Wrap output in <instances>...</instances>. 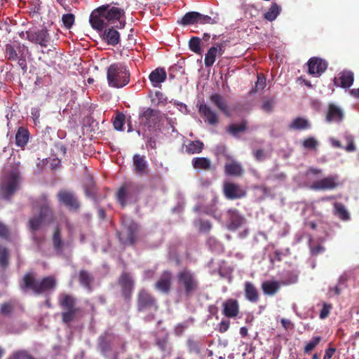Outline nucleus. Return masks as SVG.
<instances>
[{
  "label": "nucleus",
  "instance_id": "1",
  "mask_svg": "<svg viewBox=\"0 0 359 359\" xmlns=\"http://www.w3.org/2000/svg\"><path fill=\"white\" fill-rule=\"evenodd\" d=\"M32 210H37L38 215L29 218L27 226L32 232H35L41 229L46 219L53 218V211L50 207V201L46 194H42L39 197L32 200Z\"/></svg>",
  "mask_w": 359,
  "mask_h": 359
},
{
  "label": "nucleus",
  "instance_id": "2",
  "mask_svg": "<svg viewBox=\"0 0 359 359\" xmlns=\"http://www.w3.org/2000/svg\"><path fill=\"white\" fill-rule=\"evenodd\" d=\"M176 280L179 294L187 299L195 295L200 290L195 273L188 268H184L177 273Z\"/></svg>",
  "mask_w": 359,
  "mask_h": 359
},
{
  "label": "nucleus",
  "instance_id": "3",
  "mask_svg": "<svg viewBox=\"0 0 359 359\" xmlns=\"http://www.w3.org/2000/svg\"><path fill=\"white\" fill-rule=\"evenodd\" d=\"M56 285V279L53 276H46L38 280L32 272H28L23 276L20 287L23 291L31 290L36 294H40L48 290H54Z\"/></svg>",
  "mask_w": 359,
  "mask_h": 359
},
{
  "label": "nucleus",
  "instance_id": "4",
  "mask_svg": "<svg viewBox=\"0 0 359 359\" xmlns=\"http://www.w3.org/2000/svg\"><path fill=\"white\" fill-rule=\"evenodd\" d=\"M130 76L129 69L122 63H113L107 68V79L110 87L116 88L124 87L129 83Z\"/></svg>",
  "mask_w": 359,
  "mask_h": 359
},
{
  "label": "nucleus",
  "instance_id": "5",
  "mask_svg": "<svg viewBox=\"0 0 359 359\" xmlns=\"http://www.w3.org/2000/svg\"><path fill=\"white\" fill-rule=\"evenodd\" d=\"M138 194L137 185L132 182L123 183L116 193V198L121 207H126L127 202L133 199Z\"/></svg>",
  "mask_w": 359,
  "mask_h": 359
},
{
  "label": "nucleus",
  "instance_id": "6",
  "mask_svg": "<svg viewBox=\"0 0 359 359\" xmlns=\"http://www.w3.org/2000/svg\"><path fill=\"white\" fill-rule=\"evenodd\" d=\"M123 224L124 230L118 233V238L123 245H133L135 242L139 226L133 220H125Z\"/></svg>",
  "mask_w": 359,
  "mask_h": 359
},
{
  "label": "nucleus",
  "instance_id": "7",
  "mask_svg": "<svg viewBox=\"0 0 359 359\" xmlns=\"http://www.w3.org/2000/svg\"><path fill=\"white\" fill-rule=\"evenodd\" d=\"M137 308L142 312L149 309H158V305L154 297L145 289L139 291L137 299Z\"/></svg>",
  "mask_w": 359,
  "mask_h": 359
},
{
  "label": "nucleus",
  "instance_id": "8",
  "mask_svg": "<svg viewBox=\"0 0 359 359\" xmlns=\"http://www.w3.org/2000/svg\"><path fill=\"white\" fill-rule=\"evenodd\" d=\"M18 183V175L15 172H11L0 187V194L2 198L8 200L17 190Z\"/></svg>",
  "mask_w": 359,
  "mask_h": 359
},
{
  "label": "nucleus",
  "instance_id": "9",
  "mask_svg": "<svg viewBox=\"0 0 359 359\" xmlns=\"http://www.w3.org/2000/svg\"><path fill=\"white\" fill-rule=\"evenodd\" d=\"M121 293L124 299L129 302L131 300L135 283L130 273L123 272L118 278Z\"/></svg>",
  "mask_w": 359,
  "mask_h": 359
},
{
  "label": "nucleus",
  "instance_id": "10",
  "mask_svg": "<svg viewBox=\"0 0 359 359\" xmlns=\"http://www.w3.org/2000/svg\"><path fill=\"white\" fill-rule=\"evenodd\" d=\"M27 37L29 41L44 48H46L50 44L51 39L46 27L27 32Z\"/></svg>",
  "mask_w": 359,
  "mask_h": 359
},
{
  "label": "nucleus",
  "instance_id": "11",
  "mask_svg": "<svg viewBox=\"0 0 359 359\" xmlns=\"http://www.w3.org/2000/svg\"><path fill=\"white\" fill-rule=\"evenodd\" d=\"M245 222V217L236 209H229L226 213V225L229 230L238 229Z\"/></svg>",
  "mask_w": 359,
  "mask_h": 359
},
{
  "label": "nucleus",
  "instance_id": "12",
  "mask_svg": "<svg viewBox=\"0 0 359 359\" xmlns=\"http://www.w3.org/2000/svg\"><path fill=\"white\" fill-rule=\"evenodd\" d=\"M307 65L309 74L320 76L327 69L328 63L322 58L313 57L309 60Z\"/></svg>",
  "mask_w": 359,
  "mask_h": 359
},
{
  "label": "nucleus",
  "instance_id": "13",
  "mask_svg": "<svg viewBox=\"0 0 359 359\" xmlns=\"http://www.w3.org/2000/svg\"><path fill=\"white\" fill-rule=\"evenodd\" d=\"M58 201L67 207L69 210H77L80 208V203L74 193L67 190H60L57 195Z\"/></svg>",
  "mask_w": 359,
  "mask_h": 359
},
{
  "label": "nucleus",
  "instance_id": "14",
  "mask_svg": "<svg viewBox=\"0 0 359 359\" xmlns=\"http://www.w3.org/2000/svg\"><path fill=\"white\" fill-rule=\"evenodd\" d=\"M160 111L151 108L146 109L139 115L140 124L151 128L159 121Z\"/></svg>",
  "mask_w": 359,
  "mask_h": 359
},
{
  "label": "nucleus",
  "instance_id": "15",
  "mask_svg": "<svg viewBox=\"0 0 359 359\" xmlns=\"http://www.w3.org/2000/svg\"><path fill=\"white\" fill-rule=\"evenodd\" d=\"M224 194L226 198L235 200L245 197L247 192L238 184L226 182L224 184Z\"/></svg>",
  "mask_w": 359,
  "mask_h": 359
},
{
  "label": "nucleus",
  "instance_id": "16",
  "mask_svg": "<svg viewBox=\"0 0 359 359\" xmlns=\"http://www.w3.org/2000/svg\"><path fill=\"white\" fill-rule=\"evenodd\" d=\"M339 186L337 175H330L312 183L311 188L313 190H332Z\"/></svg>",
  "mask_w": 359,
  "mask_h": 359
},
{
  "label": "nucleus",
  "instance_id": "17",
  "mask_svg": "<svg viewBox=\"0 0 359 359\" xmlns=\"http://www.w3.org/2000/svg\"><path fill=\"white\" fill-rule=\"evenodd\" d=\"M172 273L170 271H163L158 280L155 283L154 287L156 290L164 294H168L171 290Z\"/></svg>",
  "mask_w": 359,
  "mask_h": 359
},
{
  "label": "nucleus",
  "instance_id": "18",
  "mask_svg": "<svg viewBox=\"0 0 359 359\" xmlns=\"http://www.w3.org/2000/svg\"><path fill=\"white\" fill-rule=\"evenodd\" d=\"M100 10V7L94 10L90 16V23L94 29L102 31L104 28L107 27L109 24L107 18H105L104 15Z\"/></svg>",
  "mask_w": 359,
  "mask_h": 359
},
{
  "label": "nucleus",
  "instance_id": "19",
  "mask_svg": "<svg viewBox=\"0 0 359 359\" xmlns=\"http://www.w3.org/2000/svg\"><path fill=\"white\" fill-rule=\"evenodd\" d=\"M240 312L238 301L235 299H228L222 303V314L229 318H236Z\"/></svg>",
  "mask_w": 359,
  "mask_h": 359
},
{
  "label": "nucleus",
  "instance_id": "20",
  "mask_svg": "<svg viewBox=\"0 0 359 359\" xmlns=\"http://www.w3.org/2000/svg\"><path fill=\"white\" fill-rule=\"evenodd\" d=\"M100 8L109 22L114 20H119L125 13L123 9L116 6H111L110 4L103 5L100 6Z\"/></svg>",
  "mask_w": 359,
  "mask_h": 359
},
{
  "label": "nucleus",
  "instance_id": "21",
  "mask_svg": "<svg viewBox=\"0 0 359 359\" xmlns=\"http://www.w3.org/2000/svg\"><path fill=\"white\" fill-rule=\"evenodd\" d=\"M354 81V74L351 71L344 70L334 79V83L337 86L344 88H349Z\"/></svg>",
  "mask_w": 359,
  "mask_h": 359
},
{
  "label": "nucleus",
  "instance_id": "22",
  "mask_svg": "<svg viewBox=\"0 0 359 359\" xmlns=\"http://www.w3.org/2000/svg\"><path fill=\"white\" fill-rule=\"evenodd\" d=\"M344 111L341 108L333 103L329 104L325 116L327 122H341L344 118Z\"/></svg>",
  "mask_w": 359,
  "mask_h": 359
},
{
  "label": "nucleus",
  "instance_id": "23",
  "mask_svg": "<svg viewBox=\"0 0 359 359\" xmlns=\"http://www.w3.org/2000/svg\"><path fill=\"white\" fill-rule=\"evenodd\" d=\"M224 173L227 176L241 177L244 172V169L241 163L231 159L224 165Z\"/></svg>",
  "mask_w": 359,
  "mask_h": 359
},
{
  "label": "nucleus",
  "instance_id": "24",
  "mask_svg": "<svg viewBox=\"0 0 359 359\" xmlns=\"http://www.w3.org/2000/svg\"><path fill=\"white\" fill-rule=\"evenodd\" d=\"M76 302V298L72 294L62 292L58 296V304L63 310L77 309Z\"/></svg>",
  "mask_w": 359,
  "mask_h": 359
},
{
  "label": "nucleus",
  "instance_id": "25",
  "mask_svg": "<svg viewBox=\"0 0 359 359\" xmlns=\"http://www.w3.org/2000/svg\"><path fill=\"white\" fill-rule=\"evenodd\" d=\"M199 112L202 116L205 117V121L208 122L209 125L215 126L218 123L219 119L217 113L207 104H201L199 107Z\"/></svg>",
  "mask_w": 359,
  "mask_h": 359
},
{
  "label": "nucleus",
  "instance_id": "26",
  "mask_svg": "<svg viewBox=\"0 0 359 359\" xmlns=\"http://www.w3.org/2000/svg\"><path fill=\"white\" fill-rule=\"evenodd\" d=\"M102 39L108 45L115 46L120 42V34L114 27L105 29L102 34Z\"/></svg>",
  "mask_w": 359,
  "mask_h": 359
},
{
  "label": "nucleus",
  "instance_id": "27",
  "mask_svg": "<svg viewBox=\"0 0 359 359\" xmlns=\"http://www.w3.org/2000/svg\"><path fill=\"white\" fill-rule=\"evenodd\" d=\"M134 170L138 175H145L147 172V162L146 157L140 154H135L133 157Z\"/></svg>",
  "mask_w": 359,
  "mask_h": 359
},
{
  "label": "nucleus",
  "instance_id": "28",
  "mask_svg": "<svg viewBox=\"0 0 359 359\" xmlns=\"http://www.w3.org/2000/svg\"><path fill=\"white\" fill-rule=\"evenodd\" d=\"M211 102L215 105L226 116H230L231 114L225 98L218 93L212 94L210 97Z\"/></svg>",
  "mask_w": 359,
  "mask_h": 359
},
{
  "label": "nucleus",
  "instance_id": "29",
  "mask_svg": "<svg viewBox=\"0 0 359 359\" xmlns=\"http://www.w3.org/2000/svg\"><path fill=\"white\" fill-rule=\"evenodd\" d=\"M333 214L343 222L351 219V215L346 206L339 202L333 203Z\"/></svg>",
  "mask_w": 359,
  "mask_h": 359
},
{
  "label": "nucleus",
  "instance_id": "30",
  "mask_svg": "<svg viewBox=\"0 0 359 359\" xmlns=\"http://www.w3.org/2000/svg\"><path fill=\"white\" fill-rule=\"evenodd\" d=\"M149 80L154 87H158L166 79V72L163 68H156L149 74Z\"/></svg>",
  "mask_w": 359,
  "mask_h": 359
},
{
  "label": "nucleus",
  "instance_id": "31",
  "mask_svg": "<svg viewBox=\"0 0 359 359\" xmlns=\"http://www.w3.org/2000/svg\"><path fill=\"white\" fill-rule=\"evenodd\" d=\"M245 296L247 300L255 303L259 300V292L256 287L251 282L247 281L244 287Z\"/></svg>",
  "mask_w": 359,
  "mask_h": 359
},
{
  "label": "nucleus",
  "instance_id": "32",
  "mask_svg": "<svg viewBox=\"0 0 359 359\" xmlns=\"http://www.w3.org/2000/svg\"><path fill=\"white\" fill-rule=\"evenodd\" d=\"M112 337V334L109 332H105L103 335H101L98 339L97 346L104 355L111 351V342L109 339Z\"/></svg>",
  "mask_w": 359,
  "mask_h": 359
},
{
  "label": "nucleus",
  "instance_id": "33",
  "mask_svg": "<svg viewBox=\"0 0 359 359\" xmlns=\"http://www.w3.org/2000/svg\"><path fill=\"white\" fill-rule=\"evenodd\" d=\"M311 127L309 121L303 117L295 118L288 126L289 129L295 130H309Z\"/></svg>",
  "mask_w": 359,
  "mask_h": 359
},
{
  "label": "nucleus",
  "instance_id": "34",
  "mask_svg": "<svg viewBox=\"0 0 359 359\" xmlns=\"http://www.w3.org/2000/svg\"><path fill=\"white\" fill-rule=\"evenodd\" d=\"M194 168L200 170H210L212 168L211 161L205 157H195L191 160Z\"/></svg>",
  "mask_w": 359,
  "mask_h": 359
},
{
  "label": "nucleus",
  "instance_id": "35",
  "mask_svg": "<svg viewBox=\"0 0 359 359\" xmlns=\"http://www.w3.org/2000/svg\"><path fill=\"white\" fill-rule=\"evenodd\" d=\"M29 138V130L25 127H19L15 134V144L22 148L27 144Z\"/></svg>",
  "mask_w": 359,
  "mask_h": 359
},
{
  "label": "nucleus",
  "instance_id": "36",
  "mask_svg": "<svg viewBox=\"0 0 359 359\" xmlns=\"http://www.w3.org/2000/svg\"><path fill=\"white\" fill-rule=\"evenodd\" d=\"M280 285V281H264L262 284V289L265 294L273 296L279 290Z\"/></svg>",
  "mask_w": 359,
  "mask_h": 359
},
{
  "label": "nucleus",
  "instance_id": "37",
  "mask_svg": "<svg viewBox=\"0 0 359 359\" xmlns=\"http://www.w3.org/2000/svg\"><path fill=\"white\" fill-rule=\"evenodd\" d=\"M200 13L196 11H190L187 13L181 19L180 24L187 26L194 24H199Z\"/></svg>",
  "mask_w": 359,
  "mask_h": 359
},
{
  "label": "nucleus",
  "instance_id": "38",
  "mask_svg": "<svg viewBox=\"0 0 359 359\" xmlns=\"http://www.w3.org/2000/svg\"><path fill=\"white\" fill-rule=\"evenodd\" d=\"M203 147L204 144L200 140L189 141L186 145V152L189 154H199Z\"/></svg>",
  "mask_w": 359,
  "mask_h": 359
},
{
  "label": "nucleus",
  "instance_id": "39",
  "mask_svg": "<svg viewBox=\"0 0 359 359\" xmlns=\"http://www.w3.org/2000/svg\"><path fill=\"white\" fill-rule=\"evenodd\" d=\"M247 124L248 123L245 120H243L239 124H230L227 127L226 131L231 135L236 137L238 133L245 132L246 130Z\"/></svg>",
  "mask_w": 359,
  "mask_h": 359
},
{
  "label": "nucleus",
  "instance_id": "40",
  "mask_svg": "<svg viewBox=\"0 0 359 359\" xmlns=\"http://www.w3.org/2000/svg\"><path fill=\"white\" fill-rule=\"evenodd\" d=\"M217 47H210L205 55L204 65L205 67H210L213 65L218 55Z\"/></svg>",
  "mask_w": 359,
  "mask_h": 359
},
{
  "label": "nucleus",
  "instance_id": "41",
  "mask_svg": "<svg viewBox=\"0 0 359 359\" xmlns=\"http://www.w3.org/2000/svg\"><path fill=\"white\" fill-rule=\"evenodd\" d=\"M155 345L161 350L163 353V357L169 356L171 353V347L168 344V339L158 338L155 340Z\"/></svg>",
  "mask_w": 359,
  "mask_h": 359
},
{
  "label": "nucleus",
  "instance_id": "42",
  "mask_svg": "<svg viewBox=\"0 0 359 359\" xmlns=\"http://www.w3.org/2000/svg\"><path fill=\"white\" fill-rule=\"evenodd\" d=\"M93 280V276L86 270H81L79 272V281L80 283L87 288L88 290H90L91 288V283Z\"/></svg>",
  "mask_w": 359,
  "mask_h": 359
},
{
  "label": "nucleus",
  "instance_id": "43",
  "mask_svg": "<svg viewBox=\"0 0 359 359\" xmlns=\"http://www.w3.org/2000/svg\"><path fill=\"white\" fill-rule=\"evenodd\" d=\"M79 311V308L65 310L61 313L62 322L67 325L70 324L75 319Z\"/></svg>",
  "mask_w": 359,
  "mask_h": 359
},
{
  "label": "nucleus",
  "instance_id": "44",
  "mask_svg": "<svg viewBox=\"0 0 359 359\" xmlns=\"http://www.w3.org/2000/svg\"><path fill=\"white\" fill-rule=\"evenodd\" d=\"M280 8L276 3H273L268 11L264 13V18L269 21H273L280 14Z\"/></svg>",
  "mask_w": 359,
  "mask_h": 359
},
{
  "label": "nucleus",
  "instance_id": "45",
  "mask_svg": "<svg viewBox=\"0 0 359 359\" xmlns=\"http://www.w3.org/2000/svg\"><path fill=\"white\" fill-rule=\"evenodd\" d=\"M201 39L198 36H192L189 41V49L196 54L202 55L203 49L201 47Z\"/></svg>",
  "mask_w": 359,
  "mask_h": 359
},
{
  "label": "nucleus",
  "instance_id": "46",
  "mask_svg": "<svg viewBox=\"0 0 359 359\" xmlns=\"http://www.w3.org/2000/svg\"><path fill=\"white\" fill-rule=\"evenodd\" d=\"M194 226L200 232L208 233L212 229V224L208 220L198 219L194 221Z\"/></svg>",
  "mask_w": 359,
  "mask_h": 359
},
{
  "label": "nucleus",
  "instance_id": "47",
  "mask_svg": "<svg viewBox=\"0 0 359 359\" xmlns=\"http://www.w3.org/2000/svg\"><path fill=\"white\" fill-rule=\"evenodd\" d=\"M298 280V274L295 271H288L285 273V279L280 280L282 285H288L296 283Z\"/></svg>",
  "mask_w": 359,
  "mask_h": 359
},
{
  "label": "nucleus",
  "instance_id": "48",
  "mask_svg": "<svg viewBox=\"0 0 359 359\" xmlns=\"http://www.w3.org/2000/svg\"><path fill=\"white\" fill-rule=\"evenodd\" d=\"M126 122V116L123 113H118L116 114L114 121L113 126L114 129L116 130H123V126Z\"/></svg>",
  "mask_w": 359,
  "mask_h": 359
},
{
  "label": "nucleus",
  "instance_id": "49",
  "mask_svg": "<svg viewBox=\"0 0 359 359\" xmlns=\"http://www.w3.org/2000/svg\"><path fill=\"white\" fill-rule=\"evenodd\" d=\"M322 338L320 336H316L311 341L306 343L304 348V353H309L313 351L321 341Z\"/></svg>",
  "mask_w": 359,
  "mask_h": 359
},
{
  "label": "nucleus",
  "instance_id": "50",
  "mask_svg": "<svg viewBox=\"0 0 359 359\" xmlns=\"http://www.w3.org/2000/svg\"><path fill=\"white\" fill-rule=\"evenodd\" d=\"M219 22V18L217 14L214 18H212L209 15H203L200 13L199 17V24L201 25H205V24H210V25H215L217 24Z\"/></svg>",
  "mask_w": 359,
  "mask_h": 359
},
{
  "label": "nucleus",
  "instance_id": "51",
  "mask_svg": "<svg viewBox=\"0 0 359 359\" xmlns=\"http://www.w3.org/2000/svg\"><path fill=\"white\" fill-rule=\"evenodd\" d=\"M9 264V252L7 248H0V267L5 269Z\"/></svg>",
  "mask_w": 359,
  "mask_h": 359
},
{
  "label": "nucleus",
  "instance_id": "52",
  "mask_svg": "<svg viewBox=\"0 0 359 359\" xmlns=\"http://www.w3.org/2000/svg\"><path fill=\"white\" fill-rule=\"evenodd\" d=\"M8 359H36L26 351H18L13 353Z\"/></svg>",
  "mask_w": 359,
  "mask_h": 359
},
{
  "label": "nucleus",
  "instance_id": "53",
  "mask_svg": "<svg viewBox=\"0 0 359 359\" xmlns=\"http://www.w3.org/2000/svg\"><path fill=\"white\" fill-rule=\"evenodd\" d=\"M62 21L64 26L66 28L70 29L72 27V25H74V21H75L74 15L72 13L64 14L62 17Z\"/></svg>",
  "mask_w": 359,
  "mask_h": 359
},
{
  "label": "nucleus",
  "instance_id": "54",
  "mask_svg": "<svg viewBox=\"0 0 359 359\" xmlns=\"http://www.w3.org/2000/svg\"><path fill=\"white\" fill-rule=\"evenodd\" d=\"M318 144V141L313 137L305 139L302 142L303 147L310 150L316 149Z\"/></svg>",
  "mask_w": 359,
  "mask_h": 359
},
{
  "label": "nucleus",
  "instance_id": "55",
  "mask_svg": "<svg viewBox=\"0 0 359 359\" xmlns=\"http://www.w3.org/2000/svg\"><path fill=\"white\" fill-rule=\"evenodd\" d=\"M6 56L9 60L15 61L18 58V53L14 47L11 44L6 46Z\"/></svg>",
  "mask_w": 359,
  "mask_h": 359
},
{
  "label": "nucleus",
  "instance_id": "56",
  "mask_svg": "<svg viewBox=\"0 0 359 359\" xmlns=\"http://www.w3.org/2000/svg\"><path fill=\"white\" fill-rule=\"evenodd\" d=\"M266 86V79L261 74L257 75V80L255 83L254 88L252 90V93H256L259 90L264 89Z\"/></svg>",
  "mask_w": 359,
  "mask_h": 359
},
{
  "label": "nucleus",
  "instance_id": "57",
  "mask_svg": "<svg viewBox=\"0 0 359 359\" xmlns=\"http://www.w3.org/2000/svg\"><path fill=\"white\" fill-rule=\"evenodd\" d=\"M14 310V305L11 302H4L1 306V313L4 316H9Z\"/></svg>",
  "mask_w": 359,
  "mask_h": 359
},
{
  "label": "nucleus",
  "instance_id": "58",
  "mask_svg": "<svg viewBox=\"0 0 359 359\" xmlns=\"http://www.w3.org/2000/svg\"><path fill=\"white\" fill-rule=\"evenodd\" d=\"M0 238L6 240V241L10 240V238H11L10 229L2 222H0Z\"/></svg>",
  "mask_w": 359,
  "mask_h": 359
},
{
  "label": "nucleus",
  "instance_id": "59",
  "mask_svg": "<svg viewBox=\"0 0 359 359\" xmlns=\"http://www.w3.org/2000/svg\"><path fill=\"white\" fill-rule=\"evenodd\" d=\"M53 242L54 247H60L62 244V238H61V233L59 227H56L55 229L53 235Z\"/></svg>",
  "mask_w": 359,
  "mask_h": 359
},
{
  "label": "nucleus",
  "instance_id": "60",
  "mask_svg": "<svg viewBox=\"0 0 359 359\" xmlns=\"http://www.w3.org/2000/svg\"><path fill=\"white\" fill-rule=\"evenodd\" d=\"M332 306L331 304L323 303V308L320 312L319 317L320 319H325L328 317Z\"/></svg>",
  "mask_w": 359,
  "mask_h": 359
},
{
  "label": "nucleus",
  "instance_id": "61",
  "mask_svg": "<svg viewBox=\"0 0 359 359\" xmlns=\"http://www.w3.org/2000/svg\"><path fill=\"white\" fill-rule=\"evenodd\" d=\"M187 346L190 351L198 353L200 351V346L198 341L192 338L188 339L187 341Z\"/></svg>",
  "mask_w": 359,
  "mask_h": 359
},
{
  "label": "nucleus",
  "instance_id": "62",
  "mask_svg": "<svg viewBox=\"0 0 359 359\" xmlns=\"http://www.w3.org/2000/svg\"><path fill=\"white\" fill-rule=\"evenodd\" d=\"M94 182L91 179L88 180V183L86 184L84 186L85 194L87 196L94 197L95 196V191L93 189Z\"/></svg>",
  "mask_w": 359,
  "mask_h": 359
},
{
  "label": "nucleus",
  "instance_id": "63",
  "mask_svg": "<svg viewBox=\"0 0 359 359\" xmlns=\"http://www.w3.org/2000/svg\"><path fill=\"white\" fill-rule=\"evenodd\" d=\"M274 104L273 100H265L262 106V109L266 112H271L273 109Z\"/></svg>",
  "mask_w": 359,
  "mask_h": 359
},
{
  "label": "nucleus",
  "instance_id": "64",
  "mask_svg": "<svg viewBox=\"0 0 359 359\" xmlns=\"http://www.w3.org/2000/svg\"><path fill=\"white\" fill-rule=\"evenodd\" d=\"M254 157L257 161H262L266 158V154L264 149H257L253 152Z\"/></svg>",
  "mask_w": 359,
  "mask_h": 359
}]
</instances>
